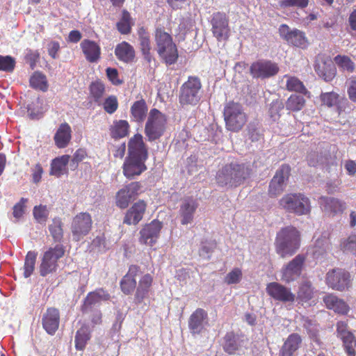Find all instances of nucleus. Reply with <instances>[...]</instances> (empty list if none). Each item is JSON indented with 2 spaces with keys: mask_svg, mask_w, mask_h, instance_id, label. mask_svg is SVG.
<instances>
[{
  "mask_svg": "<svg viewBox=\"0 0 356 356\" xmlns=\"http://www.w3.org/2000/svg\"><path fill=\"white\" fill-rule=\"evenodd\" d=\"M300 233L293 226L282 228L277 234L275 240L276 252L282 258L291 257L300 247Z\"/></svg>",
  "mask_w": 356,
  "mask_h": 356,
  "instance_id": "obj_1",
  "label": "nucleus"
},
{
  "mask_svg": "<svg viewBox=\"0 0 356 356\" xmlns=\"http://www.w3.org/2000/svg\"><path fill=\"white\" fill-rule=\"evenodd\" d=\"M251 173L250 168L244 163L232 162L225 165L217 174L216 180L219 185L237 187L248 179Z\"/></svg>",
  "mask_w": 356,
  "mask_h": 356,
  "instance_id": "obj_2",
  "label": "nucleus"
},
{
  "mask_svg": "<svg viewBox=\"0 0 356 356\" xmlns=\"http://www.w3.org/2000/svg\"><path fill=\"white\" fill-rule=\"evenodd\" d=\"M156 49L161 59L168 65L175 63L178 59V49L170 34L162 28L155 31Z\"/></svg>",
  "mask_w": 356,
  "mask_h": 356,
  "instance_id": "obj_3",
  "label": "nucleus"
},
{
  "mask_svg": "<svg viewBox=\"0 0 356 356\" xmlns=\"http://www.w3.org/2000/svg\"><path fill=\"white\" fill-rule=\"evenodd\" d=\"M223 115L227 129L233 132L239 131L247 122L241 104L233 101L225 106Z\"/></svg>",
  "mask_w": 356,
  "mask_h": 356,
  "instance_id": "obj_4",
  "label": "nucleus"
},
{
  "mask_svg": "<svg viewBox=\"0 0 356 356\" xmlns=\"http://www.w3.org/2000/svg\"><path fill=\"white\" fill-rule=\"evenodd\" d=\"M280 205L286 211L298 216L307 215L310 212V202L302 193L284 195L279 201Z\"/></svg>",
  "mask_w": 356,
  "mask_h": 356,
  "instance_id": "obj_5",
  "label": "nucleus"
},
{
  "mask_svg": "<svg viewBox=\"0 0 356 356\" xmlns=\"http://www.w3.org/2000/svg\"><path fill=\"white\" fill-rule=\"evenodd\" d=\"M202 88L200 79L197 76H188L182 84L179 95V102L181 106H195L200 100V91Z\"/></svg>",
  "mask_w": 356,
  "mask_h": 356,
  "instance_id": "obj_6",
  "label": "nucleus"
},
{
  "mask_svg": "<svg viewBox=\"0 0 356 356\" xmlns=\"http://www.w3.org/2000/svg\"><path fill=\"white\" fill-rule=\"evenodd\" d=\"M166 118L156 108L150 110L145 126V134L148 141L152 142L160 138L165 129Z\"/></svg>",
  "mask_w": 356,
  "mask_h": 356,
  "instance_id": "obj_7",
  "label": "nucleus"
},
{
  "mask_svg": "<svg viewBox=\"0 0 356 356\" xmlns=\"http://www.w3.org/2000/svg\"><path fill=\"white\" fill-rule=\"evenodd\" d=\"M65 254V249L61 245L49 248L40 258L39 273L42 277L56 272L58 267V260Z\"/></svg>",
  "mask_w": 356,
  "mask_h": 356,
  "instance_id": "obj_8",
  "label": "nucleus"
},
{
  "mask_svg": "<svg viewBox=\"0 0 356 356\" xmlns=\"http://www.w3.org/2000/svg\"><path fill=\"white\" fill-rule=\"evenodd\" d=\"M142 185L139 181H132L124 185L115 195V204L120 209L128 208L133 202L141 193Z\"/></svg>",
  "mask_w": 356,
  "mask_h": 356,
  "instance_id": "obj_9",
  "label": "nucleus"
},
{
  "mask_svg": "<svg viewBox=\"0 0 356 356\" xmlns=\"http://www.w3.org/2000/svg\"><path fill=\"white\" fill-rule=\"evenodd\" d=\"M306 256L298 254L284 265L281 270V280L286 284L297 280L301 275L306 261Z\"/></svg>",
  "mask_w": 356,
  "mask_h": 356,
  "instance_id": "obj_10",
  "label": "nucleus"
},
{
  "mask_svg": "<svg viewBox=\"0 0 356 356\" xmlns=\"http://www.w3.org/2000/svg\"><path fill=\"white\" fill-rule=\"evenodd\" d=\"M92 227V219L91 215L88 212H80L72 219L71 224V232L73 239L76 241H80L85 236L88 235Z\"/></svg>",
  "mask_w": 356,
  "mask_h": 356,
  "instance_id": "obj_11",
  "label": "nucleus"
},
{
  "mask_svg": "<svg viewBox=\"0 0 356 356\" xmlns=\"http://www.w3.org/2000/svg\"><path fill=\"white\" fill-rule=\"evenodd\" d=\"M290 175V165L282 164L269 183L268 193L270 197H275L284 191L286 182L288 181Z\"/></svg>",
  "mask_w": 356,
  "mask_h": 356,
  "instance_id": "obj_12",
  "label": "nucleus"
},
{
  "mask_svg": "<svg viewBox=\"0 0 356 356\" xmlns=\"http://www.w3.org/2000/svg\"><path fill=\"white\" fill-rule=\"evenodd\" d=\"M326 284L334 290L343 291L351 286L350 273L341 268H334L327 272Z\"/></svg>",
  "mask_w": 356,
  "mask_h": 356,
  "instance_id": "obj_13",
  "label": "nucleus"
},
{
  "mask_svg": "<svg viewBox=\"0 0 356 356\" xmlns=\"http://www.w3.org/2000/svg\"><path fill=\"white\" fill-rule=\"evenodd\" d=\"M278 72V65L268 60H258L253 62L250 67V74L254 79H268L276 75Z\"/></svg>",
  "mask_w": 356,
  "mask_h": 356,
  "instance_id": "obj_14",
  "label": "nucleus"
},
{
  "mask_svg": "<svg viewBox=\"0 0 356 356\" xmlns=\"http://www.w3.org/2000/svg\"><path fill=\"white\" fill-rule=\"evenodd\" d=\"M162 227V222L158 220H153L151 222L144 225L139 232V243L153 246L160 236Z\"/></svg>",
  "mask_w": 356,
  "mask_h": 356,
  "instance_id": "obj_15",
  "label": "nucleus"
},
{
  "mask_svg": "<svg viewBox=\"0 0 356 356\" xmlns=\"http://www.w3.org/2000/svg\"><path fill=\"white\" fill-rule=\"evenodd\" d=\"M211 31L218 41H225L229 37V19L225 13H216L211 21Z\"/></svg>",
  "mask_w": 356,
  "mask_h": 356,
  "instance_id": "obj_16",
  "label": "nucleus"
},
{
  "mask_svg": "<svg viewBox=\"0 0 356 356\" xmlns=\"http://www.w3.org/2000/svg\"><path fill=\"white\" fill-rule=\"evenodd\" d=\"M279 33L284 40L289 44L301 49H305L308 46V40L304 32L298 30H290L286 24H282L279 28Z\"/></svg>",
  "mask_w": 356,
  "mask_h": 356,
  "instance_id": "obj_17",
  "label": "nucleus"
},
{
  "mask_svg": "<svg viewBox=\"0 0 356 356\" xmlns=\"http://www.w3.org/2000/svg\"><path fill=\"white\" fill-rule=\"evenodd\" d=\"M111 299V295L104 288L96 289L93 291L89 292L84 298L81 305V311L83 314H89L92 312L95 306L99 304L101 301H108Z\"/></svg>",
  "mask_w": 356,
  "mask_h": 356,
  "instance_id": "obj_18",
  "label": "nucleus"
},
{
  "mask_svg": "<svg viewBox=\"0 0 356 356\" xmlns=\"http://www.w3.org/2000/svg\"><path fill=\"white\" fill-rule=\"evenodd\" d=\"M266 290L268 295L275 300L282 302H293L296 300V295L291 289L278 282L268 283Z\"/></svg>",
  "mask_w": 356,
  "mask_h": 356,
  "instance_id": "obj_19",
  "label": "nucleus"
},
{
  "mask_svg": "<svg viewBox=\"0 0 356 356\" xmlns=\"http://www.w3.org/2000/svg\"><path fill=\"white\" fill-rule=\"evenodd\" d=\"M146 159L127 156L122 165L124 176L132 179L135 177L140 175L147 170Z\"/></svg>",
  "mask_w": 356,
  "mask_h": 356,
  "instance_id": "obj_20",
  "label": "nucleus"
},
{
  "mask_svg": "<svg viewBox=\"0 0 356 356\" xmlns=\"http://www.w3.org/2000/svg\"><path fill=\"white\" fill-rule=\"evenodd\" d=\"M247 341L244 335L229 331L222 338V347L228 355H234L244 346Z\"/></svg>",
  "mask_w": 356,
  "mask_h": 356,
  "instance_id": "obj_21",
  "label": "nucleus"
},
{
  "mask_svg": "<svg viewBox=\"0 0 356 356\" xmlns=\"http://www.w3.org/2000/svg\"><path fill=\"white\" fill-rule=\"evenodd\" d=\"M127 156L137 157L147 160L149 153L148 147L143 140L140 134H136L128 141Z\"/></svg>",
  "mask_w": 356,
  "mask_h": 356,
  "instance_id": "obj_22",
  "label": "nucleus"
},
{
  "mask_svg": "<svg viewBox=\"0 0 356 356\" xmlns=\"http://www.w3.org/2000/svg\"><path fill=\"white\" fill-rule=\"evenodd\" d=\"M198 202L193 197H186L181 200L179 210V217L182 225L193 222L195 213L198 207Z\"/></svg>",
  "mask_w": 356,
  "mask_h": 356,
  "instance_id": "obj_23",
  "label": "nucleus"
},
{
  "mask_svg": "<svg viewBox=\"0 0 356 356\" xmlns=\"http://www.w3.org/2000/svg\"><path fill=\"white\" fill-rule=\"evenodd\" d=\"M146 209V202L143 200H138L127 211L123 223L128 225H136L143 219Z\"/></svg>",
  "mask_w": 356,
  "mask_h": 356,
  "instance_id": "obj_24",
  "label": "nucleus"
},
{
  "mask_svg": "<svg viewBox=\"0 0 356 356\" xmlns=\"http://www.w3.org/2000/svg\"><path fill=\"white\" fill-rule=\"evenodd\" d=\"M140 273V268L137 265H131L129 267L128 272L120 280V286L122 293L125 295H129L136 290V277Z\"/></svg>",
  "mask_w": 356,
  "mask_h": 356,
  "instance_id": "obj_25",
  "label": "nucleus"
},
{
  "mask_svg": "<svg viewBox=\"0 0 356 356\" xmlns=\"http://www.w3.org/2000/svg\"><path fill=\"white\" fill-rule=\"evenodd\" d=\"M42 323L43 328L49 334H54L59 327V310L54 307L47 308L46 312L42 316Z\"/></svg>",
  "mask_w": 356,
  "mask_h": 356,
  "instance_id": "obj_26",
  "label": "nucleus"
},
{
  "mask_svg": "<svg viewBox=\"0 0 356 356\" xmlns=\"http://www.w3.org/2000/svg\"><path fill=\"white\" fill-rule=\"evenodd\" d=\"M207 318V312L202 308H197L191 314L188 318V328L192 334H200L203 332Z\"/></svg>",
  "mask_w": 356,
  "mask_h": 356,
  "instance_id": "obj_27",
  "label": "nucleus"
},
{
  "mask_svg": "<svg viewBox=\"0 0 356 356\" xmlns=\"http://www.w3.org/2000/svg\"><path fill=\"white\" fill-rule=\"evenodd\" d=\"M322 104L327 107L336 106L339 115L345 111L348 104V100L334 92H322L320 95Z\"/></svg>",
  "mask_w": 356,
  "mask_h": 356,
  "instance_id": "obj_28",
  "label": "nucleus"
},
{
  "mask_svg": "<svg viewBox=\"0 0 356 356\" xmlns=\"http://www.w3.org/2000/svg\"><path fill=\"white\" fill-rule=\"evenodd\" d=\"M82 52L89 63H97L101 58V47L93 40L85 39L80 44Z\"/></svg>",
  "mask_w": 356,
  "mask_h": 356,
  "instance_id": "obj_29",
  "label": "nucleus"
},
{
  "mask_svg": "<svg viewBox=\"0 0 356 356\" xmlns=\"http://www.w3.org/2000/svg\"><path fill=\"white\" fill-rule=\"evenodd\" d=\"M153 281V276L149 273H146L140 277L134 295V300L136 303H141L148 296L152 289Z\"/></svg>",
  "mask_w": 356,
  "mask_h": 356,
  "instance_id": "obj_30",
  "label": "nucleus"
},
{
  "mask_svg": "<svg viewBox=\"0 0 356 356\" xmlns=\"http://www.w3.org/2000/svg\"><path fill=\"white\" fill-rule=\"evenodd\" d=\"M319 204L322 210L330 216L342 213L346 209V203L334 197H321L319 198Z\"/></svg>",
  "mask_w": 356,
  "mask_h": 356,
  "instance_id": "obj_31",
  "label": "nucleus"
},
{
  "mask_svg": "<svg viewBox=\"0 0 356 356\" xmlns=\"http://www.w3.org/2000/svg\"><path fill=\"white\" fill-rule=\"evenodd\" d=\"M72 139V129L67 123H62L54 136L56 146L62 149L66 147Z\"/></svg>",
  "mask_w": 356,
  "mask_h": 356,
  "instance_id": "obj_32",
  "label": "nucleus"
},
{
  "mask_svg": "<svg viewBox=\"0 0 356 356\" xmlns=\"http://www.w3.org/2000/svg\"><path fill=\"white\" fill-rule=\"evenodd\" d=\"M115 55L119 60L129 63L133 62L135 58V50L129 43L123 41L115 47Z\"/></svg>",
  "mask_w": 356,
  "mask_h": 356,
  "instance_id": "obj_33",
  "label": "nucleus"
},
{
  "mask_svg": "<svg viewBox=\"0 0 356 356\" xmlns=\"http://www.w3.org/2000/svg\"><path fill=\"white\" fill-rule=\"evenodd\" d=\"M323 302L327 309H332L336 313L346 314L349 311V307L346 302L332 294L325 296L323 298Z\"/></svg>",
  "mask_w": 356,
  "mask_h": 356,
  "instance_id": "obj_34",
  "label": "nucleus"
},
{
  "mask_svg": "<svg viewBox=\"0 0 356 356\" xmlns=\"http://www.w3.org/2000/svg\"><path fill=\"white\" fill-rule=\"evenodd\" d=\"M138 34L139 37L140 49L144 59L147 63H150L153 59V56L151 53L152 47L149 35L144 27H140L138 30Z\"/></svg>",
  "mask_w": 356,
  "mask_h": 356,
  "instance_id": "obj_35",
  "label": "nucleus"
},
{
  "mask_svg": "<svg viewBox=\"0 0 356 356\" xmlns=\"http://www.w3.org/2000/svg\"><path fill=\"white\" fill-rule=\"evenodd\" d=\"M148 111V106L145 100L140 99L133 103L130 108L131 120L136 122H142L145 120Z\"/></svg>",
  "mask_w": 356,
  "mask_h": 356,
  "instance_id": "obj_36",
  "label": "nucleus"
},
{
  "mask_svg": "<svg viewBox=\"0 0 356 356\" xmlns=\"http://www.w3.org/2000/svg\"><path fill=\"white\" fill-rule=\"evenodd\" d=\"M129 129L130 126L127 120H115L109 129L110 135L114 139L122 138L129 134Z\"/></svg>",
  "mask_w": 356,
  "mask_h": 356,
  "instance_id": "obj_37",
  "label": "nucleus"
},
{
  "mask_svg": "<svg viewBox=\"0 0 356 356\" xmlns=\"http://www.w3.org/2000/svg\"><path fill=\"white\" fill-rule=\"evenodd\" d=\"M90 97L97 104H99L106 92L104 82L99 79L92 81L89 86Z\"/></svg>",
  "mask_w": 356,
  "mask_h": 356,
  "instance_id": "obj_38",
  "label": "nucleus"
},
{
  "mask_svg": "<svg viewBox=\"0 0 356 356\" xmlns=\"http://www.w3.org/2000/svg\"><path fill=\"white\" fill-rule=\"evenodd\" d=\"M284 78L286 79V90L290 92H296L303 94L305 95L309 93V91L305 86L302 81L295 76L285 74Z\"/></svg>",
  "mask_w": 356,
  "mask_h": 356,
  "instance_id": "obj_39",
  "label": "nucleus"
},
{
  "mask_svg": "<svg viewBox=\"0 0 356 356\" xmlns=\"http://www.w3.org/2000/svg\"><path fill=\"white\" fill-rule=\"evenodd\" d=\"M70 158L69 155H63L53 159L51 163L50 174L58 177L63 175L66 172Z\"/></svg>",
  "mask_w": 356,
  "mask_h": 356,
  "instance_id": "obj_40",
  "label": "nucleus"
},
{
  "mask_svg": "<svg viewBox=\"0 0 356 356\" xmlns=\"http://www.w3.org/2000/svg\"><path fill=\"white\" fill-rule=\"evenodd\" d=\"M300 321L302 324V327L307 330L309 338L316 342H318V325L316 320L309 318V317L302 316Z\"/></svg>",
  "mask_w": 356,
  "mask_h": 356,
  "instance_id": "obj_41",
  "label": "nucleus"
},
{
  "mask_svg": "<svg viewBox=\"0 0 356 356\" xmlns=\"http://www.w3.org/2000/svg\"><path fill=\"white\" fill-rule=\"evenodd\" d=\"M314 288L309 280L302 282L297 293L298 298L302 302H307L314 297Z\"/></svg>",
  "mask_w": 356,
  "mask_h": 356,
  "instance_id": "obj_42",
  "label": "nucleus"
},
{
  "mask_svg": "<svg viewBox=\"0 0 356 356\" xmlns=\"http://www.w3.org/2000/svg\"><path fill=\"white\" fill-rule=\"evenodd\" d=\"M30 86L31 88L46 92L48 90V82L47 77L44 74L39 72H35L29 79Z\"/></svg>",
  "mask_w": 356,
  "mask_h": 356,
  "instance_id": "obj_43",
  "label": "nucleus"
},
{
  "mask_svg": "<svg viewBox=\"0 0 356 356\" xmlns=\"http://www.w3.org/2000/svg\"><path fill=\"white\" fill-rule=\"evenodd\" d=\"M90 339V334L88 327L82 326L76 332L74 342L75 348L78 350H83Z\"/></svg>",
  "mask_w": 356,
  "mask_h": 356,
  "instance_id": "obj_44",
  "label": "nucleus"
},
{
  "mask_svg": "<svg viewBox=\"0 0 356 356\" xmlns=\"http://www.w3.org/2000/svg\"><path fill=\"white\" fill-rule=\"evenodd\" d=\"M38 252L35 251H29L25 257L24 264V277H29L35 270V266Z\"/></svg>",
  "mask_w": 356,
  "mask_h": 356,
  "instance_id": "obj_45",
  "label": "nucleus"
},
{
  "mask_svg": "<svg viewBox=\"0 0 356 356\" xmlns=\"http://www.w3.org/2000/svg\"><path fill=\"white\" fill-rule=\"evenodd\" d=\"M286 108L290 111L298 112L305 106V99L303 97L291 95L286 102Z\"/></svg>",
  "mask_w": 356,
  "mask_h": 356,
  "instance_id": "obj_46",
  "label": "nucleus"
},
{
  "mask_svg": "<svg viewBox=\"0 0 356 356\" xmlns=\"http://www.w3.org/2000/svg\"><path fill=\"white\" fill-rule=\"evenodd\" d=\"M63 223L60 218H54L52 223L49 225V232L54 241L60 242L63 237Z\"/></svg>",
  "mask_w": 356,
  "mask_h": 356,
  "instance_id": "obj_47",
  "label": "nucleus"
},
{
  "mask_svg": "<svg viewBox=\"0 0 356 356\" xmlns=\"http://www.w3.org/2000/svg\"><path fill=\"white\" fill-rule=\"evenodd\" d=\"M131 17L128 11L124 10L122 13V17L117 23V29L121 34H129L131 31Z\"/></svg>",
  "mask_w": 356,
  "mask_h": 356,
  "instance_id": "obj_48",
  "label": "nucleus"
},
{
  "mask_svg": "<svg viewBox=\"0 0 356 356\" xmlns=\"http://www.w3.org/2000/svg\"><path fill=\"white\" fill-rule=\"evenodd\" d=\"M316 72L325 81H332L336 76V68L332 64L323 63V66L316 67Z\"/></svg>",
  "mask_w": 356,
  "mask_h": 356,
  "instance_id": "obj_49",
  "label": "nucleus"
},
{
  "mask_svg": "<svg viewBox=\"0 0 356 356\" xmlns=\"http://www.w3.org/2000/svg\"><path fill=\"white\" fill-rule=\"evenodd\" d=\"M348 356H355L356 338L351 332L340 337Z\"/></svg>",
  "mask_w": 356,
  "mask_h": 356,
  "instance_id": "obj_50",
  "label": "nucleus"
},
{
  "mask_svg": "<svg viewBox=\"0 0 356 356\" xmlns=\"http://www.w3.org/2000/svg\"><path fill=\"white\" fill-rule=\"evenodd\" d=\"M334 61L339 67L343 70L348 72H353L355 70V63L348 56L337 55L334 58Z\"/></svg>",
  "mask_w": 356,
  "mask_h": 356,
  "instance_id": "obj_51",
  "label": "nucleus"
},
{
  "mask_svg": "<svg viewBox=\"0 0 356 356\" xmlns=\"http://www.w3.org/2000/svg\"><path fill=\"white\" fill-rule=\"evenodd\" d=\"M302 343V338L297 333L291 334L284 341L283 346L293 353L299 349Z\"/></svg>",
  "mask_w": 356,
  "mask_h": 356,
  "instance_id": "obj_52",
  "label": "nucleus"
},
{
  "mask_svg": "<svg viewBox=\"0 0 356 356\" xmlns=\"http://www.w3.org/2000/svg\"><path fill=\"white\" fill-rule=\"evenodd\" d=\"M16 61L10 56L0 55V71L11 73L14 71Z\"/></svg>",
  "mask_w": 356,
  "mask_h": 356,
  "instance_id": "obj_53",
  "label": "nucleus"
},
{
  "mask_svg": "<svg viewBox=\"0 0 356 356\" xmlns=\"http://www.w3.org/2000/svg\"><path fill=\"white\" fill-rule=\"evenodd\" d=\"M284 105L282 100L276 99L271 102L269 108V115L273 121H276L280 119L281 116V112L284 109Z\"/></svg>",
  "mask_w": 356,
  "mask_h": 356,
  "instance_id": "obj_54",
  "label": "nucleus"
},
{
  "mask_svg": "<svg viewBox=\"0 0 356 356\" xmlns=\"http://www.w3.org/2000/svg\"><path fill=\"white\" fill-rule=\"evenodd\" d=\"M104 111L108 114L114 113L118 108V98L115 95H110L105 99L102 104Z\"/></svg>",
  "mask_w": 356,
  "mask_h": 356,
  "instance_id": "obj_55",
  "label": "nucleus"
},
{
  "mask_svg": "<svg viewBox=\"0 0 356 356\" xmlns=\"http://www.w3.org/2000/svg\"><path fill=\"white\" fill-rule=\"evenodd\" d=\"M242 276L241 270L234 268L225 277V282L227 284H238L241 280Z\"/></svg>",
  "mask_w": 356,
  "mask_h": 356,
  "instance_id": "obj_56",
  "label": "nucleus"
},
{
  "mask_svg": "<svg viewBox=\"0 0 356 356\" xmlns=\"http://www.w3.org/2000/svg\"><path fill=\"white\" fill-rule=\"evenodd\" d=\"M341 250L344 252H350L356 255V236H350L346 240L341 243Z\"/></svg>",
  "mask_w": 356,
  "mask_h": 356,
  "instance_id": "obj_57",
  "label": "nucleus"
},
{
  "mask_svg": "<svg viewBox=\"0 0 356 356\" xmlns=\"http://www.w3.org/2000/svg\"><path fill=\"white\" fill-rule=\"evenodd\" d=\"M279 4L283 8L296 7L303 9L309 5V0H282Z\"/></svg>",
  "mask_w": 356,
  "mask_h": 356,
  "instance_id": "obj_58",
  "label": "nucleus"
},
{
  "mask_svg": "<svg viewBox=\"0 0 356 356\" xmlns=\"http://www.w3.org/2000/svg\"><path fill=\"white\" fill-rule=\"evenodd\" d=\"M49 212L47 207L43 205L35 206L33 209L34 218L39 222H44L48 218Z\"/></svg>",
  "mask_w": 356,
  "mask_h": 356,
  "instance_id": "obj_59",
  "label": "nucleus"
},
{
  "mask_svg": "<svg viewBox=\"0 0 356 356\" xmlns=\"http://www.w3.org/2000/svg\"><path fill=\"white\" fill-rule=\"evenodd\" d=\"M106 74L108 79L113 85L120 86L122 84L123 81L120 78L117 69L113 67H107L106 69Z\"/></svg>",
  "mask_w": 356,
  "mask_h": 356,
  "instance_id": "obj_60",
  "label": "nucleus"
},
{
  "mask_svg": "<svg viewBox=\"0 0 356 356\" xmlns=\"http://www.w3.org/2000/svg\"><path fill=\"white\" fill-rule=\"evenodd\" d=\"M28 200L24 197H22L19 202H17L13 207V216L19 219L24 213V210L26 207V203L27 202Z\"/></svg>",
  "mask_w": 356,
  "mask_h": 356,
  "instance_id": "obj_61",
  "label": "nucleus"
},
{
  "mask_svg": "<svg viewBox=\"0 0 356 356\" xmlns=\"http://www.w3.org/2000/svg\"><path fill=\"white\" fill-rule=\"evenodd\" d=\"M330 241L329 238L327 236H322L321 238H318L315 243V248H318L322 249L323 252L329 248Z\"/></svg>",
  "mask_w": 356,
  "mask_h": 356,
  "instance_id": "obj_62",
  "label": "nucleus"
},
{
  "mask_svg": "<svg viewBox=\"0 0 356 356\" xmlns=\"http://www.w3.org/2000/svg\"><path fill=\"white\" fill-rule=\"evenodd\" d=\"M39 58V54L38 52H33L29 51L28 54H26L25 59L29 63L30 66L32 69L35 67V63Z\"/></svg>",
  "mask_w": 356,
  "mask_h": 356,
  "instance_id": "obj_63",
  "label": "nucleus"
},
{
  "mask_svg": "<svg viewBox=\"0 0 356 356\" xmlns=\"http://www.w3.org/2000/svg\"><path fill=\"white\" fill-rule=\"evenodd\" d=\"M348 95L349 99L354 102H356V80H352L348 88Z\"/></svg>",
  "mask_w": 356,
  "mask_h": 356,
  "instance_id": "obj_64",
  "label": "nucleus"
}]
</instances>
